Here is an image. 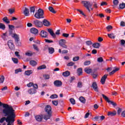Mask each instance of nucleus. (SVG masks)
I'll use <instances>...</instances> for the list:
<instances>
[{
  "instance_id": "f257e3e1",
  "label": "nucleus",
  "mask_w": 125,
  "mask_h": 125,
  "mask_svg": "<svg viewBox=\"0 0 125 125\" xmlns=\"http://www.w3.org/2000/svg\"><path fill=\"white\" fill-rule=\"evenodd\" d=\"M2 106L3 108H5L3 110V114H5V116H7L10 115H15L14 113V109L12 106H9L7 104H2Z\"/></svg>"
},
{
  "instance_id": "2f4dec72",
  "label": "nucleus",
  "mask_w": 125,
  "mask_h": 125,
  "mask_svg": "<svg viewBox=\"0 0 125 125\" xmlns=\"http://www.w3.org/2000/svg\"><path fill=\"white\" fill-rule=\"evenodd\" d=\"M30 64L32 66H35L37 65V63L36 61L32 60L30 62Z\"/></svg>"
},
{
  "instance_id": "72a5a7b5",
  "label": "nucleus",
  "mask_w": 125,
  "mask_h": 125,
  "mask_svg": "<svg viewBox=\"0 0 125 125\" xmlns=\"http://www.w3.org/2000/svg\"><path fill=\"white\" fill-rule=\"evenodd\" d=\"M12 60L15 64H18L19 62V60L17 58H12Z\"/></svg>"
},
{
  "instance_id": "f3484780",
  "label": "nucleus",
  "mask_w": 125,
  "mask_h": 125,
  "mask_svg": "<svg viewBox=\"0 0 125 125\" xmlns=\"http://www.w3.org/2000/svg\"><path fill=\"white\" fill-rule=\"evenodd\" d=\"M92 87H93V89H94V91L96 92H98V85L95 82L92 83Z\"/></svg>"
},
{
  "instance_id": "ea45409f",
  "label": "nucleus",
  "mask_w": 125,
  "mask_h": 125,
  "mask_svg": "<svg viewBox=\"0 0 125 125\" xmlns=\"http://www.w3.org/2000/svg\"><path fill=\"white\" fill-rule=\"evenodd\" d=\"M119 7H120V8L121 9H124L125 8V3H120Z\"/></svg>"
},
{
  "instance_id": "e433bc0d",
  "label": "nucleus",
  "mask_w": 125,
  "mask_h": 125,
  "mask_svg": "<svg viewBox=\"0 0 125 125\" xmlns=\"http://www.w3.org/2000/svg\"><path fill=\"white\" fill-rule=\"evenodd\" d=\"M25 55L28 56H31L32 55H33V53H32L31 51H28L25 53Z\"/></svg>"
},
{
  "instance_id": "864d4df0",
  "label": "nucleus",
  "mask_w": 125,
  "mask_h": 125,
  "mask_svg": "<svg viewBox=\"0 0 125 125\" xmlns=\"http://www.w3.org/2000/svg\"><path fill=\"white\" fill-rule=\"evenodd\" d=\"M33 48H34L36 51H39V49L36 45L33 44Z\"/></svg>"
},
{
  "instance_id": "bb28decb",
  "label": "nucleus",
  "mask_w": 125,
  "mask_h": 125,
  "mask_svg": "<svg viewBox=\"0 0 125 125\" xmlns=\"http://www.w3.org/2000/svg\"><path fill=\"white\" fill-rule=\"evenodd\" d=\"M12 37L15 39L16 41L19 42V35L16 34H13Z\"/></svg>"
},
{
  "instance_id": "7c9ffc66",
  "label": "nucleus",
  "mask_w": 125,
  "mask_h": 125,
  "mask_svg": "<svg viewBox=\"0 0 125 125\" xmlns=\"http://www.w3.org/2000/svg\"><path fill=\"white\" fill-rule=\"evenodd\" d=\"M77 73L78 75L80 76L83 74V69L82 68H80L78 69Z\"/></svg>"
},
{
  "instance_id": "bf43d9fd",
  "label": "nucleus",
  "mask_w": 125,
  "mask_h": 125,
  "mask_svg": "<svg viewBox=\"0 0 125 125\" xmlns=\"http://www.w3.org/2000/svg\"><path fill=\"white\" fill-rule=\"evenodd\" d=\"M77 11L79 12L80 13V14L84 16V17H85V15L84 14V13H83V12L82 11H81L80 9H77Z\"/></svg>"
},
{
  "instance_id": "9b49d317",
  "label": "nucleus",
  "mask_w": 125,
  "mask_h": 125,
  "mask_svg": "<svg viewBox=\"0 0 125 125\" xmlns=\"http://www.w3.org/2000/svg\"><path fill=\"white\" fill-rule=\"evenodd\" d=\"M44 51H46L48 50V53L50 54H52L54 52V48L53 47H49L48 46H45L44 48Z\"/></svg>"
},
{
  "instance_id": "4be33fe9",
  "label": "nucleus",
  "mask_w": 125,
  "mask_h": 125,
  "mask_svg": "<svg viewBox=\"0 0 125 125\" xmlns=\"http://www.w3.org/2000/svg\"><path fill=\"white\" fill-rule=\"evenodd\" d=\"M115 69L113 70L111 72H110L109 74L110 75H112L115 74L116 72L120 70V68L118 67H115Z\"/></svg>"
},
{
  "instance_id": "338daca9",
  "label": "nucleus",
  "mask_w": 125,
  "mask_h": 125,
  "mask_svg": "<svg viewBox=\"0 0 125 125\" xmlns=\"http://www.w3.org/2000/svg\"><path fill=\"white\" fill-rule=\"evenodd\" d=\"M121 116L124 117L125 118V110L122 111V113H121Z\"/></svg>"
},
{
  "instance_id": "a878e982",
  "label": "nucleus",
  "mask_w": 125,
  "mask_h": 125,
  "mask_svg": "<svg viewBox=\"0 0 125 125\" xmlns=\"http://www.w3.org/2000/svg\"><path fill=\"white\" fill-rule=\"evenodd\" d=\"M33 73V70H26L25 72V75L26 76H30L31 74Z\"/></svg>"
},
{
  "instance_id": "13d9d810",
  "label": "nucleus",
  "mask_w": 125,
  "mask_h": 125,
  "mask_svg": "<svg viewBox=\"0 0 125 125\" xmlns=\"http://www.w3.org/2000/svg\"><path fill=\"white\" fill-rule=\"evenodd\" d=\"M80 57H75L73 58V61L74 62H76L78 60H79Z\"/></svg>"
},
{
  "instance_id": "603ef678",
  "label": "nucleus",
  "mask_w": 125,
  "mask_h": 125,
  "mask_svg": "<svg viewBox=\"0 0 125 125\" xmlns=\"http://www.w3.org/2000/svg\"><path fill=\"white\" fill-rule=\"evenodd\" d=\"M121 44L123 46H125V40H121Z\"/></svg>"
},
{
  "instance_id": "8fccbe9b",
  "label": "nucleus",
  "mask_w": 125,
  "mask_h": 125,
  "mask_svg": "<svg viewBox=\"0 0 125 125\" xmlns=\"http://www.w3.org/2000/svg\"><path fill=\"white\" fill-rule=\"evenodd\" d=\"M15 55L17 57H18V59H21V57L20 55L19 54V52L16 51L15 52Z\"/></svg>"
},
{
  "instance_id": "cd10ccee",
  "label": "nucleus",
  "mask_w": 125,
  "mask_h": 125,
  "mask_svg": "<svg viewBox=\"0 0 125 125\" xmlns=\"http://www.w3.org/2000/svg\"><path fill=\"white\" fill-rule=\"evenodd\" d=\"M84 71L86 73L90 74L92 72V69L89 68H85Z\"/></svg>"
},
{
  "instance_id": "c756f323",
  "label": "nucleus",
  "mask_w": 125,
  "mask_h": 125,
  "mask_svg": "<svg viewBox=\"0 0 125 125\" xmlns=\"http://www.w3.org/2000/svg\"><path fill=\"white\" fill-rule=\"evenodd\" d=\"M107 36L108 38L110 39H114L115 38V35L113 33L112 34H108Z\"/></svg>"
},
{
  "instance_id": "39448f33",
  "label": "nucleus",
  "mask_w": 125,
  "mask_h": 125,
  "mask_svg": "<svg viewBox=\"0 0 125 125\" xmlns=\"http://www.w3.org/2000/svg\"><path fill=\"white\" fill-rule=\"evenodd\" d=\"M44 11L43 10L40 8L38 9L37 12L35 14V17L37 19H43L44 17Z\"/></svg>"
},
{
  "instance_id": "37998d69",
  "label": "nucleus",
  "mask_w": 125,
  "mask_h": 125,
  "mask_svg": "<svg viewBox=\"0 0 125 125\" xmlns=\"http://www.w3.org/2000/svg\"><path fill=\"white\" fill-rule=\"evenodd\" d=\"M1 38L3 39V40H6V38H7V36L6 35V33H3L2 35H1Z\"/></svg>"
},
{
  "instance_id": "6ab92c4d",
  "label": "nucleus",
  "mask_w": 125,
  "mask_h": 125,
  "mask_svg": "<svg viewBox=\"0 0 125 125\" xmlns=\"http://www.w3.org/2000/svg\"><path fill=\"white\" fill-rule=\"evenodd\" d=\"M116 114H117V112H116V111H113V112L108 111V113H107V116H108L113 117V116H115Z\"/></svg>"
},
{
  "instance_id": "de8ad7c7",
  "label": "nucleus",
  "mask_w": 125,
  "mask_h": 125,
  "mask_svg": "<svg viewBox=\"0 0 125 125\" xmlns=\"http://www.w3.org/2000/svg\"><path fill=\"white\" fill-rule=\"evenodd\" d=\"M50 98V99H56V98H58V95L56 94H53V95H52Z\"/></svg>"
},
{
  "instance_id": "1a4fd4ad",
  "label": "nucleus",
  "mask_w": 125,
  "mask_h": 125,
  "mask_svg": "<svg viewBox=\"0 0 125 125\" xmlns=\"http://www.w3.org/2000/svg\"><path fill=\"white\" fill-rule=\"evenodd\" d=\"M33 23L38 28H42L43 26L42 22L40 21H38V20H36V21H33Z\"/></svg>"
},
{
  "instance_id": "5fc2aeb1",
  "label": "nucleus",
  "mask_w": 125,
  "mask_h": 125,
  "mask_svg": "<svg viewBox=\"0 0 125 125\" xmlns=\"http://www.w3.org/2000/svg\"><path fill=\"white\" fill-rule=\"evenodd\" d=\"M83 86V83L81 82H78L77 84V87L79 88H81Z\"/></svg>"
},
{
  "instance_id": "2eb2a0df",
  "label": "nucleus",
  "mask_w": 125,
  "mask_h": 125,
  "mask_svg": "<svg viewBox=\"0 0 125 125\" xmlns=\"http://www.w3.org/2000/svg\"><path fill=\"white\" fill-rule=\"evenodd\" d=\"M108 75L105 74L103 76L101 79V83L102 84H104L105 82V80L107 78Z\"/></svg>"
},
{
  "instance_id": "20e7f679",
  "label": "nucleus",
  "mask_w": 125,
  "mask_h": 125,
  "mask_svg": "<svg viewBox=\"0 0 125 125\" xmlns=\"http://www.w3.org/2000/svg\"><path fill=\"white\" fill-rule=\"evenodd\" d=\"M45 112L47 113V115H42V118L44 119L45 120H47L51 117V107L50 105H46L45 108Z\"/></svg>"
},
{
  "instance_id": "f03ea898",
  "label": "nucleus",
  "mask_w": 125,
  "mask_h": 125,
  "mask_svg": "<svg viewBox=\"0 0 125 125\" xmlns=\"http://www.w3.org/2000/svg\"><path fill=\"white\" fill-rule=\"evenodd\" d=\"M15 118V115H8L6 118L5 117H2L0 120V123H2L5 121H6V123H7V125H14Z\"/></svg>"
},
{
  "instance_id": "680f3d73",
  "label": "nucleus",
  "mask_w": 125,
  "mask_h": 125,
  "mask_svg": "<svg viewBox=\"0 0 125 125\" xmlns=\"http://www.w3.org/2000/svg\"><path fill=\"white\" fill-rule=\"evenodd\" d=\"M45 42L47 43H52L53 41L52 40H50L48 39H45Z\"/></svg>"
},
{
  "instance_id": "79ce46f5",
  "label": "nucleus",
  "mask_w": 125,
  "mask_h": 125,
  "mask_svg": "<svg viewBox=\"0 0 125 125\" xmlns=\"http://www.w3.org/2000/svg\"><path fill=\"white\" fill-rule=\"evenodd\" d=\"M43 78H44L45 80H49L50 79V76L47 74H45L43 75Z\"/></svg>"
},
{
  "instance_id": "c85d7f7f",
  "label": "nucleus",
  "mask_w": 125,
  "mask_h": 125,
  "mask_svg": "<svg viewBox=\"0 0 125 125\" xmlns=\"http://www.w3.org/2000/svg\"><path fill=\"white\" fill-rule=\"evenodd\" d=\"M79 100L80 101V102L83 103V104H85L86 102V100L85 99V98L83 97H81L79 98Z\"/></svg>"
},
{
  "instance_id": "f704fd0d",
  "label": "nucleus",
  "mask_w": 125,
  "mask_h": 125,
  "mask_svg": "<svg viewBox=\"0 0 125 125\" xmlns=\"http://www.w3.org/2000/svg\"><path fill=\"white\" fill-rule=\"evenodd\" d=\"M92 46L95 48H99L100 46V44L99 43H95L93 44Z\"/></svg>"
},
{
  "instance_id": "dca6fc26",
  "label": "nucleus",
  "mask_w": 125,
  "mask_h": 125,
  "mask_svg": "<svg viewBox=\"0 0 125 125\" xmlns=\"http://www.w3.org/2000/svg\"><path fill=\"white\" fill-rule=\"evenodd\" d=\"M37 92V91L35 89H29L28 90V93L30 95H34L36 94Z\"/></svg>"
},
{
  "instance_id": "e2e57ef3",
  "label": "nucleus",
  "mask_w": 125,
  "mask_h": 125,
  "mask_svg": "<svg viewBox=\"0 0 125 125\" xmlns=\"http://www.w3.org/2000/svg\"><path fill=\"white\" fill-rule=\"evenodd\" d=\"M86 44L87 45L90 46V45H91V44H92V42H91V41H87V42H86Z\"/></svg>"
},
{
  "instance_id": "774afa93",
  "label": "nucleus",
  "mask_w": 125,
  "mask_h": 125,
  "mask_svg": "<svg viewBox=\"0 0 125 125\" xmlns=\"http://www.w3.org/2000/svg\"><path fill=\"white\" fill-rule=\"evenodd\" d=\"M89 115H90L89 113H88V112L86 113L84 116V118L86 119V118H88V117L89 116Z\"/></svg>"
},
{
  "instance_id": "4c0bfd02",
  "label": "nucleus",
  "mask_w": 125,
  "mask_h": 125,
  "mask_svg": "<svg viewBox=\"0 0 125 125\" xmlns=\"http://www.w3.org/2000/svg\"><path fill=\"white\" fill-rule=\"evenodd\" d=\"M0 29L4 30L5 29V25L2 23L0 22Z\"/></svg>"
},
{
  "instance_id": "a18cd8bd",
  "label": "nucleus",
  "mask_w": 125,
  "mask_h": 125,
  "mask_svg": "<svg viewBox=\"0 0 125 125\" xmlns=\"http://www.w3.org/2000/svg\"><path fill=\"white\" fill-rule=\"evenodd\" d=\"M45 68H46L45 65H41V66L38 67L37 69L39 70H41V69H45Z\"/></svg>"
},
{
  "instance_id": "b1692460",
  "label": "nucleus",
  "mask_w": 125,
  "mask_h": 125,
  "mask_svg": "<svg viewBox=\"0 0 125 125\" xmlns=\"http://www.w3.org/2000/svg\"><path fill=\"white\" fill-rule=\"evenodd\" d=\"M70 75V73L68 71L63 72L62 73V76L65 77H67Z\"/></svg>"
},
{
  "instance_id": "3c124183",
  "label": "nucleus",
  "mask_w": 125,
  "mask_h": 125,
  "mask_svg": "<svg viewBox=\"0 0 125 125\" xmlns=\"http://www.w3.org/2000/svg\"><path fill=\"white\" fill-rule=\"evenodd\" d=\"M104 60L102 57L98 58L97 62H103Z\"/></svg>"
},
{
  "instance_id": "423d86ee",
  "label": "nucleus",
  "mask_w": 125,
  "mask_h": 125,
  "mask_svg": "<svg viewBox=\"0 0 125 125\" xmlns=\"http://www.w3.org/2000/svg\"><path fill=\"white\" fill-rule=\"evenodd\" d=\"M47 32L50 33L51 36L53 39H55L56 38V35H59L60 34V30H58L56 31V32L55 33V34L54 33L53 30L51 29H48Z\"/></svg>"
},
{
  "instance_id": "473e14b6",
  "label": "nucleus",
  "mask_w": 125,
  "mask_h": 125,
  "mask_svg": "<svg viewBox=\"0 0 125 125\" xmlns=\"http://www.w3.org/2000/svg\"><path fill=\"white\" fill-rule=\"evenodd\" d=\"M48 10L52 13L56 14V12L55 11L54 8L52 7H48Z\"/></svg>"
},
{
  "instance_id": "a211bd4d",
  "label": "nucleus",
  "mask_w": 125,
  "mask_h": 125,
  "mask_svg": "<svg viewBox=\"0 0 125 125\" xmlns=\"http://www.w3.org/2000/svg\"><path fill=\"white\" fill-rule=\"evenodd\" d=\"M30 31L31 33L35 35H36L39 33V30L35 28H31Z\"/></svg>"
},
{
  "instance_id": "4468645a",
  "label": "nucleus",
  "mask_w": 125,
  "mask_h": 125,
  "mask_svg": "<svg viewBox=\"0 0 125 125\" xmlns=\"http://www.w3.org/2000/svg\"><path fill=\"white\" fill-rule=\"evenodd\" d=\"M27 86L30 87L31 86H33V88H35L36 89L38 88V85L37 84H33V83H30L28 84H27Z\"/></svg>"
},
{
  "instance_id": "ddd939ff",
  "label": "nucleus",
  "mask_w": 125,
  "mask_h": 125,
  "mask_svg": "<svg viewBox=\"0 0 125 125\" xmlns=\"http://www.w3.org/2000/svg\"><path fill=\"white\" fill-rule=\"evenodd\" d=\"M7 44H8L9 48H10V49L12 50L14 48V45L13 42L12 40H9L8 41Z\"/></svg>"
},
{
  "instance_id": "49530a36",
  "label": "nucleus",
  "mask_w": 125,
  "mask_h": 125,
  "mask_svg": "<svg viewBox=\"0 0 125 125\" xmlns=\"http://www.w3.org/2000/svg\"><path fill=\"white\" fill-rule=\"evenodd\" d=\"M113 5L115 6H117L119 4L118 0H113Z\"/></svg>"
},
{
  "instance_id": "052dcab7",
  "label": "nucleus",
  "mask_w": 125,
  "mask_h": 125,
  "mask_svg": "<svg viewBox=\"0 0 125 125\" xmlns=\"http://www.w3.org/2000/svg\"><path fill=\"white\" fill-rule=\"evenodd\" d=\"M91 63V62L90 61H86L84 62V65H88Z\"/></svg>"
},
{
  "instance_id": "c9c22d12",
  "label": "nucleus",
  "mask_w": 125,
  "mask_h": 125,
  "mask_svg": "<svg viewBox=\"0 0 125 125\" xmlns=\"http://www.w3.org/2000/svg\"><path fill=\"white\" fill-rule=\"evenodd\" d=\"M4 76L3 75L0 76V83H3L4 81Z\"/></svg>"
},
{
  "instance_id": "0e129e2a",
  "label": "nucleus",
  "mask_w": 125,
  "mask_h": 125,
  "mask_svg": "<svg viewBox=\"0 0 125 125\" xmlns=\"http://www.w3.org/2000/svg\"><path fill=\"white\" fill-rule=\"evenodd\" d=\"M62 36L64 37V38H68L69 37V34H66V33H63Z\"/></svg>"
},
{
  "instance_id": "5701e85b",
  "label": "nucleus",
  "mask_w": 125,
  "mask_h": 125,
  "mask_svg": "<svg viewBox=\"0 0 125 125\" xmlns=\"http://www.w3.org/2000/svg\"><path fill=\"white\" fill-rule=\"evenodd\" d=\"M42 24L45 26H49L50 25V22L45 19L43 21Z\"/></svg>"
},
{
  "instance_id": "a19ab883",
  "label": "nucleus",
  "mask_w": 125,
  "mask_h": 125,
  "mask_svg": "<svg viewBox=\"0 0 125 125\" xmlns=\"http://www.w3.org/2000/svg\"><path fill=\"white\" fill-rule=\"evenodd\" d=\"M106 28L108 32H110V30L113 29V27L111 25H107Z\"/></svg>"
},
{
  "instance_id": "c03bdc74",
  "label": "nucleus",
  "mask_w": 125,
  "mask_h": 125,
  "mask_svg": "<svg viewBox=\"0 0 125 125\" xmlns=\"http://www.w3.org/2000/svg\"><path fill=\"white\" fill-rule=\"evenodd\" d=\"M70 102L72 105H75L76 104L75 101L73 98H71L70 99Z\"/></svg>"
},
{
  "instance_id": "aec40b11",
  "label": "nucleus",
  "mask_w": 125,
  "mask_h": 125,
  "mask_svg": "<svg viewBox=\"0 0 125 125\" xmlns=\"http://www.w3.org/2000/svg\"><path fill=\"white\" fill-rule=\"evenodd\" d=\"M23 14H24V15L25 16H29V11L28 8H25L24 10L23 11Z\"/></svg>"
},
{
  "instance_id": "4d7b16f0",
  "label": "nucleus",
  "mask_w": 125,
  "mask_h": 125,
  "mask_svg": "<svg viewBox=\"0 0 125 125\" xmlns=\"http://www.w3.org/2000/svg\"><path fill=\"white\" fill-rule=\"evenodd\" d=\"M52 103L53 105H55L56 106L58 105V102L57 101H53Z\"/></svg>"
},
{
  "instance_id": "393cba45",
  "label": "nucleus",
  "mask_w": 125,
  "mask_h": 125,
  "mask_svg": "<svg viewBox=\"0 0 125 125\" xmlns=\"http://www.w3.org/2000/svg\"><path fill=\"white\" fill-rule=\"evenodd\" d=\"M36 120L38 122H41L42 120V117L40 115H37L35 117Z\"/></svg>"
},
{
  "instance_id": "412c9836",
  "label": "nucleus",
  "mask_w": 125,
  "mask_h": 125,
  "mask_svg": "<svg viewBox=\"0 0 125 125\" xmlns=\"http://www.w3.org/2000/svg\"><path fill=\"white\" fill-rule=\"evenodd\" d=\"M115 69L113 70L111 72H110L109 74L110 75H112L115 74L116 72L120 70V68L118 67H115Z\"/></svg>"
},
{
  "instance_id": "6e6d98bb",
  "label": "nucleus",
  "mask_w": 125,
  "mask_h": 125,
  "mask_svg": "<svg viewBox=\"0 0 125 125\" xmlns=\"http://www.w3.org/2000/svg\"><path fill=\"white\" fill-rule=\"evenodd\" d=\"M35 7H31L30 8V12H31V13H35Z\"/></svg>"
},
{
  "instance_id": "6e6552de",
  "label": "nucleus",
  "mask_w": 125,
  "mask_h": 125,
  "mask_svg": "<svg viewBox=\"0 0 125 125\" xmlns=\"http://www.w3.org/2000/svg\"><path fill=\"white\" fill-rule=\"evenodd\" d=\"M102 96H103V98H104V100L105 101H106V102L108 103V104H112L113 106H116L117 105V104L114 103V102L112 101H110L109 100V98L106 97V96H105L104 94H102Z\"/></svg>"
},
{
  "instance_id": "09e8293b",
  "label": "nucleus",
  "mask_w": 125,
  "mask_h": 125,
  "mask_svg": "<svg viewBox=\"0 0 125 125\" xmlns=\"http://www.w3.org/2000/svg\"><path fill=\"white\" fill-rule=\"evenodd\" d=\"M8 12L10 14H12L15 12V10L14 9H8Z\"/></svg>"
},
{
  "instance_id": "58836bf2",
  "label": "nucleus",
  "mask_w": 125,
  "mask_h": 125,
  "mask_svg": "<svg viewBox=\"0 0 125 125\" xmlns=\"http://www.w3.org/2000/svg\"><path fill=\"white\" fill-rule=\"evenodd\" d=\"M3 21L4 22H5L7 24H9L10 23V21H9L7 17H5L3 18Z\"/></svg>"
},
{
  "instance_id": "69168bd1",
  "label": "nucleus",
  "mask_w": 125,
  "mask_h": 125,
  "mask_svg": "<svg viewBox=\"0 0 125 125\" xmlns=\"http://www.w3.org/2000/svg\"><path fill=\"white\" fill-rule=\"evenodd\" d=\"M21 72V69H16L15 70V74H18L19 72Z\"/></svg>"
},
{
  "instance_id": "f8f14e48",
  "label": "nucleus",
  "mask_w": 125,
  "mask_h": 125,
  "mask_svg": "<svg viewBox=\"0 0 125 125\" xmlns=\"http://www.w3.org/2000/svg\"><path fill=\"white\" fill-rule=\"evenodd\" d=\"M54 85H55V86L57 87H60L62 86V83L59 80H56L54 82Z\"/></svg>"
},
{
  "instance_id": "9d476101",
  "label": "nucleus",
  "mask_w": 125,
  "mask_h": 125,
  "mask_svg": "<svg viewBox=\"0 0 125 125\" xmlns=\"http://www.w3.org/2000/svg\"><path fill=\"white\" fill-rule=\"evenodd\" d=\"M40 35L41 38H47L48 36V33L45 30H42L40 33Z\"/></svg>"
},
{
  "instance_id": "0eeeda50",
  "label": "nucleus",
  "mask_w": 125,
  "mask_h": 125,
  "mask_svg": "<svg viewBox=\"0 0 125 125\" xmlns=\"http://www.w3.org/2000/svg\"><path fill=\"white\" fill-rule=\"evenodd\" d=\"M67 42L65 39H61L60 41H59V44H60V46H62L65 49L67 48V46L65 44Z\"/></svg>"
},
{
  "instance_id": "7ed1b4c3",
  "label": "nucleus",
  "mask_w": 125,
  "mask_h": 125,
  "mask_svg": "<svg viewBox=\"0 0 125 125\" xmlns=\"http://www.w3.org/2000/svg\"><path fill=\"white\" fill-rule=\"evenodd\" d=\"M82 3L83 4V5H84V7H85L86 9L89 12L90 11V10H93V8L92 7V5L95 8H98V4L95 2L92 3L88 1H82Z\"/></svg>"
}]
</instances>
